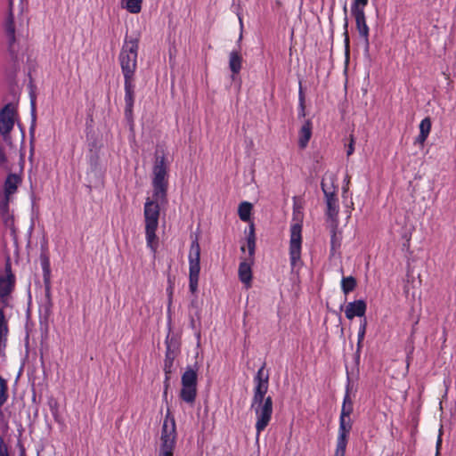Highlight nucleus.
<instances>
[{
	"instance_id": "obj_1",
	"label": "nucleus",
	"mask_w": 456,
	"mask_h": 456,
	"mask_svg": "<svg viewBox=\"0 0 456 456\" xmlns=\"http://www.w3.org/2000/svg\"><path fill=\"white\" fill-rule=\"evenodd\" d=\"M167 164L164 153H155L153 165L152 199H147L144 205L145 226H158L159 217V205L167 203L168 174Z\"/></svg>"
},
{
	"instance_id": "obj_2",
	"label": "nucleus",
	"mask_w": 456,
	"mask_h": 456,
	"mask_svg": "<svg viewBox=\"0 0 456 456\" xmlns=\"http://www.w3.org/2000/svg\"><path fill=\"white\" fill-rule=\"evenodd\" d=\"M265 364L258 370L255 382L256 383L254 396L252 399L251 409L256 415V429L257 436L268 426L273 414V399L271 396L265 397L268 391V374L264 373Z\"/></svg>"
},
{
	"instance_id": "obj_3",
	"label": "nucleus",
	"mask_w": 456,
	"mask_h": 456,
	"mask_svg": "<svg viewBox=\"0 0 456 456\" xmlns=\"http://www.w3.org/2000/svg\"><path fill=\"white\" fill-rule=\"evenodd\" d=\"M139 39H126L119 53V62L124 78H134L137 68Z\"/></svg>"
},
{
	"instance_id": "obj_4",
	"label": "nucleus",
	"mask_w": 456,
	"mask_h": 456,
	"mask_svg": "<svg viewBox=\"0 0 456 456\" xmlns=\"http://www.w3.org/2000/svg\"><path fill=\"white\" fill-rule=\"evenodd\" d=\"M175 439V421L173 417L170 418V412L167 411L161 430V444L159 456H174Z\"/></svg>"
},
{
	"instance_id": "obj_5",
	"label": "nucleus",
	"mask_w": 456,
	"mask_h": 456,
	"mask_svg": "<svg viewBox=\"0 0 456 456\" xmlns=\"http://www.w3.org/2000/svg\"><path fill=\"white\" fill-rule=\"evenodd\" d=\"M302 225L299 223L290 228L289 255L292 267L296 266L301 257Z\"/></svg>"
},
{
	"instance_id": "obj_6",
	"label": "nucleus",
	"mask_w": 456,
	"mask_h": 456,
	"mask_svg": "<svg viewBox=\"0 0 456 456\" xmlns=\"http://www.w3.org/2000/svg\"><path fill=\"white\" fill-rule=\"evenodd\" d=\"M17 110L12 103H7L0 110V134L6 139L13 128Z\"/></svg>"
},
{
	"instance_id": "obj_7",
	"label": "nucleus",
	"mask_w": 456,
	"mask_h": 456,
	"mask_svg": "<svg viewBox=\"0 0 456 456\" xmlns=\"http://www.w3.org/2000/svg\"><path fill=\"white\" fill-rule=\"evenodd\" d=\"M352 426L353 423L350 417L339 418L338 437L334 456H345L348 436L352 429Z\"/></svg>"
},
{
	"instance_id": "obj_8",
	"label": "nucleus",
	"mask_w": 456,
	"mask_h": 456,
	"mask_svg": "<svg viewBox=\"0 0 456 456\" xmlns=\"http://www.w3.org/2000/svg\"><path fill=\"white\" fill-rule=\"evenodd\" d=\"M352 15L355 19L356 29L360 37L363 40L365 50L368 51L370 47L369 40V27L366 23V17L364 9H351Z\"/></svg>"
},
{
	"instance_id": "obj_9",
	"label": "nucleus",
	"mask_w": 456,
	"mask_h": 456,
	"mask_svg": "<svg viewBox=\"0 0 456 456\" xmlns=\"http://www.w3.org/2000/svg\"><path fill=\"white\" fill-rule=\"evenodd\" d=\"M134 78H124L125 86V115L129 122H133V108L134 102Z\"/></svg>"
},
{
	"instance_id": "obj_10",
	"label": "nucleus",
	"mask_w": 456,
	"mask_h": 456,
	"mask_svg": "<svg viewBox=\"0 0 456 456\" xmlns=\"http://www.w3.org/2000/svg\"><path fill=\"white\" fill-rule=\"evenodd\" d=\"M13 0H9V14L5 22V32L8 37L9 52L12 58H16V51L14 49L15 43V27L14 17L12 13Z\"/></svg>"
},
{
	"instance_id": "obj_11",
	"label": "nucleus",
	"mask_w": 456,
	"mask_h": 456,
	"mask_svg": "<svg viewBox=\"0 0 456 456\" xmlns=\"http://www.w3.org/2000/svg\"><path fill=\"white\" fill-rule=\"evenodd\" d=\"M367 309L366 302L362 299L350 302L346 305L345 314L348 320L354 319L355 316H364Z\"/></svg>"
},
{
	"instance_id": "obj_12",
	"label": "nucleus",
	"mask_w": 456,
	"mask_h": 456,
	"mask_svg": "<svg viewBox=\"0 0 456 456\" xmlns=\"http://www.w3.org/2000/svg\"><path fill=\"white\" fill-rule=\"evenodd\" d=\"M189 265V271L200 272V246L197 237L191 244Z\"/></svg>"
},
{
	"instance_id": "obj_13",
	"label": "nucleus",
	"mask_w": 456,
	"mask_h": 456,
	"mask_svg": "<svg viewBox=\"0 0 456 456\" xmlns=\"http://www.w3.org/2000/svg\"><path fill=\"white\" fill-rule=\"evenodd\" d=\"M177 354H178V347L175 346V344H173L172 341L167 342V352H166L165 363H164L165 374L172 373L174 361H175V357L177 356Z\"/></svg>"
},
{
	"instance_id": "obj_14",
	"label": "nucleus",
	"mask_w": 456,
	"mask_h": 456,
	"mask_svg": "<svg viewBox=\"0 0 456 456\" xmlns=\"http://www.w3.org/2000/svg\"><path fill=\"white\" fill-rule=\"evenodd\" d=\"M252 264L253 263H251V261L247 258L246 260L242 261L239 266L240 281L244 283L247 288L250 286L252 281Z\"/></svg>"
},
{
	"instance_id": "obj_15",
	"label": "nucleus",
	"mask_w": 456,
	"mask_h": 456,
	"mask_svg": "<svg viewBox=\"0 0 456 456\" xmlns=\"http://www.w3.org/2000/svg\"><path fill=\"white\" fill-rule=\"evenodd\" d=\"M40 261L44 272V282L45 286V290L48 293L50 290L51 269L50 259L46 248H42V252L40 254Z\"/></svg>"
},
{
	"instance_id": "obj_16",
	"label": "nucleus",
	"mask_w": 456,
	"mask_h": 456,
	"mask_svg": "<svg viewBox=\"0 0 456 456\" xmlns=\"http://www.w3.org/2000/svg\"><path fill=\"white\" fill-rule=\"evenodd\" d=\"M15 276L5 277L0 274V299L7 297L14 289Z\"/></svg>"
},
{
	"instance_id": "obj_17",
	"label": "nucleus",
	"mask_w": 456,
	"mask_h": 456,
	"mask_svg": "<svg viewBox=\"0 0 456 456\" xmlns=\"http://www.w3.org/2000/svg\"><path fill=\"white\" fill-rule=\"evenodd\" d=\"M312 136V122L306 120L299 131L298 145L305 149Z\"/></svg>"
},
{
	"instance_id": "obj_18",
	"label": "nucleus",
	"mask_w": 456,
	"mask_h": 456,
	"mask_svg": "<svg viewBox=\"0 0 456 456\" xmlns=\"http://www.w3.org/2000/svg\"><path fill=\"white\" fill-rule=\"evenodd\" d=\"M20 183V178L19 175L15 174L8 175L5 183H4V194L9 197L13 194L17 188L18 184Z\"/></svg>"
},
{
	"instance_id": "obj_19",
	"label": "nucleus",
	"mask_w": 456,
	"mask_h": 456,
	"mask_svg": "<svg viewBox=\"0 0 456 456\" xmlns=\"http://www.w3.org/2000/svg\"><path fill=\"white\" fill-rule=\"evenodd\" d=\"M431 130V119L429 117L425 118L419 125V134L416 139V142L423 145Z\"/></svg>"
},
{
	"instance_id": "obj_20",
	"label": "nucleus",
	"mask_w": 456,
	"mask_h": 456,
	"mask_svg": "<svg viewBox=\"0 0 456 456\" xmlns=\"http://www.w3.org/2000/svg\"><path fill=\"white\" fill-rule=\"evenodd\" d=\"M158 226H145L147 246L156 253L158 248V237L156 235Z\"/></svg>"
},
{
	"instance_id": "obj_21",
	"label": "nucleus",
	"mask_w": 456,
	"mask_h": 456,
	"mask_svg": "<svg viewBox=\"0 0 456 456\" xmlns=\"http://www.w3.org/2000/svg\"><path fill=\"white\" fill-rule=\"evenodd\" d=\"M197 371L191 368H188L182 375L183 387H197Z\"/></svg>"
},
{
	"instance_id": "obj_22",
	"label": "nucleus",
	"mask_w": 456,
	"mask_h": 456,
	"mask_svg": "<svg viewBox=\"0 0 456 456\" xmlns=\"http://www.w3.org/2000/svg\"><path fill=\"white\" fill-rule=\"evenodd\" d=\"M242 63V57L237 51H232L230 53L229 67L233 74H238L240 71Z\"/></svg>"
},
{
	"instance_id": "obj_23",
	"label": "nucleus",
	"mask_w": 456,
	"mask_h": 456,
	"mask_svg": "<svg viewBox=\"0 0 456 456\" xmlns=\"http://www.w3.org/2000/svg\"><path fill=\"white\" fill-rule=\"evenodd\" d=\"M197 395V387H183L180 392V397L187 403L192 404Z\"/></svg>"
},
{
	"instance_id": "obj_24",
	"label": "nucleus",
	"mask_w": 456,
	"mask_h": 456,
	"mask_svg": "<svg viewBox=\"0 0 456 456\" xmlns=\"http://www.w3.org/2000/svg\"><path fill=\"white\" fill-rule=\"evenodd\" d=\"M352 412H353V402L350 397L349 388L347 387L345 397H344V401H343L340 417H346V418L350 417Z\"/></svg>"
},
{
	"instance_id": "obj_25",
	"label": "nucleus",
	"mask_w": 456,
	"mask_h": 456,
	"mask_svg": "<svg viewBox=\"0 0 456 456\" xmlns=\"http://www.w3.org/2000/svg\"><path fill=\"white\" fill-rule=\"evenodd\" d=\"M122 7L131 13H139L142 10V0H121Z\"/></svg>"
},
{
	"instance_id": "obj_26",
	"label": "nucleus",
	"mask_w": 456,
	"mask_h": 456,
	"mask_svg": "<svg viewBox=\"0 0 456 456\" xmlns=\"http://www.w3.org/2000/svg\"><path fill=\"white\" fill-rule=\"evenodd\" d=\"M252 208L253 206L251 203L247 201L241 202L238 208L240 218L244 222L249 221Z\"/></svg>"
},
{
	"instance_id": "obj_27",
	"label": "nucleus",
	"mask_w": 456,
	"mask_h": 456,
	"mask_svg": "<svg viewBox=\"0 0 456 456\" xmlns=\"http://www.w3.org/2000/svg\"><path fill=\"white\" fill-rule=\"evenodd\" d=\"M357 286L356 279L353 276L343 277L341 281V289L344 294L347 295L355 289Z\"/></svg>"
},
{
	"instance_id": "obj_28",
	"label": "nucleus",
	"mask_w": 456,
	"mask_h": 456,
	"mask_svg": "<svg viewBox=\"0 0 456 456\" xmlns=\"http://www.w3.org/2000/svg\"><path fill=\"white\" fill-rule=\"evenodd\" d=\"M366 328H367V320L364 318L363 320L361 321L359 332H358L357 350L355 353L356 361H358L360 358L361 346H362V343L363 341V338H364V336L366 333Z\"/></svg>"
},
{
	"instance_id": "obj_29",
	"label": "nucleus",
	"mask_w": 456,
	"mask_h": 456,
	"mask_svg": "<svg viewBox=\"0 0 456 456\" xmlns=\"http://www.w3.org/2000/svg\"><path fill=\"white\" fill-rule=\"evenodd\" d=\"M327 204V215L330 218L335 219L338 214V199H330V200H326Z\"/></svg>"
},
{
	"instance_id": "obj_30",
	"label": "nucleus",
	"mask_w": 456,
	"mask_h": 456,
	"mask_svg": "<svg viewBox=\"0 0 456 456\" xmlns=\"http://www.w3.org/2000/svg\"><path fill=\"white\" fill-rule=\"evenodd\" d=\"M200 272L189 271L190 290L195 293L198 289Z\"/></svg>"
},
{
	"instance_id": "obj_31",
	"label": "nucleus",
	"mask_w": 456,
	"mask_h": 456,
	"mask_svg": "<svg viewBox=\"0 0 456 456\" xmlns=\"http://www.w3.org/2000/svg\"><path fill=\"white\" fill-rule=\"evenodd\" d=\"M7 398V383L6 380L0 376V408L4 404Z\"/></svg>"
},
{
	"instance_id": "obj_32",
	"label": "nucleus",
	"mask_w": 456,
	"mask_h": 456,
	"mask_svg": "<svg viewBox=\"0 0 456 456\" xmlns=\"http://www.w3.org/2000/svg\"><path fill=\"white\" fill-rule=\"evenodd\" d=\"M247 247L248 250V259L254 263V256L256 250V237H247Z\"/></svg>"
},
{
	"instance_id": "obj_33",
	"label": "nucleus",
	"mask_w": 456,
	"mask_h": 456,
	"mask_svg": "<svg viewBox=\"0 0 456 456\" xmlns=\"http://www.w3.org/2000/svg\"><path fill=\"white\" fill-rule=\"evenodd\" d=\"M321 187L324 193L326 200H330V199L337 198L336 193H335V189L333 188V186L327 187V184L325 183L324 180L322 181Z\"/></svg>"
},
{
	"instance_id": "obj_34",
	"label": "nucleus",
	"mask_w": 456,
	"mask_h": 456,
	"mask_svg": "<svg viewBox=\"0 0 456 456\" xmlns=\"http://www.w3.org/2000/svg\"><path fill=\"white\" fill-rule=\"evenodd\" d=\"M31 115H32V123H31V126H30L29 132H30L31 137L33 138V134H34V132H35V126H36V119H37V116H36V96L35 95L31 96Z\"/></svg>"
},
{
	"instance_id": "obj_35",
	"label": "nucleus",
	"mask_w": 456,
	"mask_h": 456,
	"mask_svg": "<svg viewBox=\"0 0 456 456\" xmlns=\"http://www.w3.org/2000/svg\"><path fill=\"white\" fill-rule=\"evenodd\" d=\"M167 281H168V288L167 290L168 293V304L171 305L172 297H173L174 284H175V277H171L170 275H168Z\"/></svg>"
},
{
	"instance_id": "obj_36",
	"label": "nucleus",
	"mask_w": 456,
	"mask_h": 456,
	"mask_svg": "<svg viewBox=\"0 0 456 456\" xmlns=\"http://www.w3.org/2000/svg\"><path fill=\"white\" fill-rule=\"evenodd\" d=\"M7 157L5 154L4 147L0 145V167L7 168Z\"/></svg>"
},
{
	"instance_id": "obj_37",
	"label": "nucleus",
	"mask_w": 456,
	"mask_h": 456,
	"mask_svg": "<svg viewBox=\"0 0 456 456\" xmlns=\"http://www.w3.org/2000/svg\"><path fill=\"white\" fill-rule=\"evenodd\" d=\"M369 0H354L351 9H364Z\"/></svg>"
},
{
	"instance_id": "obj_38",
	"label": "nucleus",
	"mask_w": 456,
	"mask_h": 456,
	"mask_svg": "<svg viewBox=\"0 0 456 456\" xmlns=\"http://www.w3.org/2000/svg\"><path fill=\"white\" fill-rule=\"evenodd\" d=\"M4 271H5V277L9 278V275H14L12 272V264H11V258L8 256L5 260V265H4Z\"/></svg>"
},
{
	"instance_id": "obj_39",
	"label": "nucleus",
	"mask_w": 456,
	"mask_h": 456,
	"mask_svg": "<svg viewBox=\"0 0 456 456\" xmlns=\"http://www.w3.org/2000/svg\"><path fill=\"white\" fill-rule=\"evenodd\" d=\"M0 210L3 215L7 214L9 210V197L5 196L4 200L0 204Z\"/></svg>"
},
{
	"instance_id": "obj_40",
	"label": "nucleus",
	"mask_w": 456,
	"mask_h": 456,
	"mask_svg": "<svg viewBox=\"0 0 456 456\" xmlns=\"http://www.w3.org/2000/svg\"><path fill=\"white\" fill-rule=\"evenodd\" d=\"M354 151V138L353 134H350V142L347 145L346 155L347 156L352 155Z\"/></svg>"
},
{
	"instance_id": "obj_41",
	"label": "nucleus",
	"mask_w": 456,
	"mask_h": 456,
	"mask_svg": "<svg viewBox=\"0 0 456 456\" xmlns=\"http://www.w3.org/2000/svg\"><path fill=\"white\" fill-rule=\"evenodd\" d=\"M347 27H348V20H347V17L346 16L345 17V24H344V28H345L344 35H345V43H346V46H348V45H349V36H348Z\"/></svg>"
},
{
	"instance_id": "obj_42",
	"label": "nucleus",
	"mask_w": 456,
	"mask_h": 456,
	"mask_svg": "<svg viewBox=\"0 0 456 456\" xmlns=\"http://www.w3.org/2000/svg\"><path fill=\"white\" fill-rule=\"evenodd\" d=\"M165 376H166L165 382H164L165 389H164L163 396L166 399L167 395V389H168V387H169L170 374H165Z\"/></svg>"
},
{
	"instance_id": "obj_43",
	"label": "nucleus",
	"mask_w": 456,
	"mask_h": 456,
	"mask_svg": "<svg viewBox=\"0 0 456 456\" xmlns=\"http://www.w3.org/2000/svg\"><path fill=\"white\" fill-rule=\"evenodd\" d=\"M299 99H300V107H301V116L305 117V102H304V94L302 93V90L299 92Z\"/></svg>"
},
{
	"instance_id": "obj_44",
	"label": "nucleus",
	"mask_w": 456,
	"mask_h": 456,
	"mask_svg": "<svg viewBox=\"0 0 456 456\" xmlns=\"http://www.w3.org/2000/svg\"><path fill=\"white\" fill-rule=\"evenodd\" d=\"M337 243V235L335 230L332 231V236H331V248L332 249H335Z\"/></svg>"
},
{
	"instance_id": "obj_45",
	"label": "nucleus",
	"mask_w": 456,
	"mask_h": 456,
	"mask_svg": "<svg viewBox=\"0 0 456 456\" xmlns=\"http://www.w3.org/2000/svg\"><path fill=\"white\" fill-rule=\"evenodd\" d=\"M247 237H256L254 224L249 225V231Z\"/></svg>"
},
{
	"instance_id": "obj_46",
	"label": "nucleus",
	"mask_w": 456,
	"mask_h": 456,
	"mask_svg": "<svg viewBox=\"0 0 456 456\" xmlns=\"http://www.w3.org/2000/svg\"><path fill=\"white\" fill-rule=\"evenodd\" d=\"M191 326L192 329H195V320L193 318L191 319Z\"/></svg>"
},
{
	"instance_id": "obj_47",
	"label": "nucleus",
	"mask_w": 456,
	"mask_h": 456,
	"mask_svg": "<svg viewBox=\"0 0 456 456\" xmlns=\"http://www.w3.org/2000/svg\"><path fill=\"white\" fill-rule=\"evenodd\" d=\"M240 249H241L242 252H244L245 251V246H242Z\"/></svg>"
},
{
	"instance_id": "obj_48",
	"label": "nucleus",
	"mask_w": 456,
	"mask_h": 456,
	"mask_svg": "<svg viewBox=\"0 0 456 456\" xmlns=\"http://www.w3.org/2000/svg\"><path fill=\"white\" fill-rule=\"evenodd\" d=\"M440 443H441V440L439 439L438 442H437V446L440 445Z\"/></svg>"
},
{
	"instance_id": "obj_49",
	"label": "nucleus",
	"mask_w": 456,
	"mask_h": 456,
	"mask_svg": "<svg viewBox=\"0 0 456 456\" xmlns=\"http://www.w3.org/2000/svg\"><path fill=\"white\" fill-rule=\"evenodd\" d=\"M242 38V34H240L239 40L240 41Z\"/></svg>"
}]
</instances>
